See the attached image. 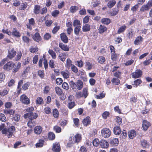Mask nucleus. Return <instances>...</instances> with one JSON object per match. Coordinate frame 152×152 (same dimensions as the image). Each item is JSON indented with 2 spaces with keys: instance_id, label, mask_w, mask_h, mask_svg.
Masks as SVG:
<instances>
[{
  "instance_id": "1",
  "label": "nucleus",
  "mask_w": 152,
  "mask_h": 152,
  "mask_svg": "<svg viewBox=\"0 0 152 152\" xmlns=\"http://www.w3.org/2000/svg\"><path fill=\"white\" fill-rule=\"evenodd\" d=\"M15 129V127L13 126H11L9 128L8 130L6 129H4L2 130V133L3 134H6L8 138L11 137L13 134V132Z\"/></svg>"
},
{
  "instance_id": "2",
  "label": "nucleus",
  "mask_w": 152,
  "mask_h": 152,
  "mask_svg": "<svg viewBox=\"0 0 152 152\" xmlns=\"http://www.w3.org/2000/svg\"><path fill=\"white\" fill-rule=\"evenodd\" d=\"M24 117L26 118H28L29 120H33L37 117L38 114L35 113L29 112L25 114Z\"/></svg>"
},
{
  "instance_id": "3",
  "label": "nucleus",
  "mask_w": 152,
  "mask_h": 152,
  "mask_svg": "<svg viewBox=\"0 0 152 152\" xmlns=\"http://www.w3.org/2000/svg\"><path fill=\"white\" fill-rule=\"evenodd\" d=\"M15 65V64L12 61L7 62L4 66V69L6 70L9 71L12 70Z\"/></svg>"
},
{
  "instance_id": "4",
  "label": "nucleus",
  "mask_w": 152,
  "mask_h": 152,
  "mask_svg": "<svg viewBox=\"0 0 152 152\" xmlns=\"http://www.w3.org/2000/svg\"><path fill=\"white\" fill-rule=\"evenodd\" d=\"M101 133L102 136L106 138L109 137L111 134V132L109 129L105 128L102 130Z\"/></svg>"
},
{
  "instance_id": "5",
  "label": "nucleus",
  "mask_w": 152,
  "mask_h": 152,
  "mask_svg": "<svg viewBox=\"0 0 152 152\" xmlns=\"http://www.w3.org/2000/svg\"><path fill=\"white\" fill-rule=\"evenodd\" d=\"M20 100L25 104H28L30 103V100L25 94H23L20 96Z\"/></svg>"
},
{
  "instance_id": "6",
  "label": "nucleus",
  "mask_w": 152,
  "mask_h": 152,
  "mask_svg": "<svg viewBox=\"0 0 152 152\" xmlns=\"http://www.w3.org/2000/svg\"><path fill=\"white\" fill-rule=\"evenodd\" d=\"M132 77L133 78H139L142 75V72L140 69H137L132 73Z\"/></svg>"
},
{
  "instance_id": "7",
  "label": "nucleus",
  "mask_w": 152,
  "mask_h": 152,
  "mask_svg": "<svg viewBox=\"0 0 152 152\" xmlns=\"http://www.w3.org/2000/svg\"><path fill=\"white\" fill-rule=\"evenodd\" d=\"M28 23L26 25L27 27L30 30L32 29V27L34 26L35 21L34 19L32 18L28 20Z\"/></svg>"
},
{
  "instance_id": "8",
  "label": "nucleus",
  "mask_w": 152,
  "mask_h": 152,
  "mask_svg": "<svg viewBox=\"0 0 152 152\" xmlns=\"http://www.w3.org/2000/svg\"><path fill=\"white\" fill-rule=\"evenodd\" d=\"M31 36L32 39L35 41L39 42L41 40V38L38 32H36L34 35L31 34Z\"/></svg>"
},
{
  "instance_id": "9",
  "label": "nucleus",
  "mask_w": 152,
  "mask_h": 152,
  "mask_svg": "<svg viewBox=\"0 0 152 152\" xmlns=\"http://www.w3.org/2000/svg\"><path fill=\"white\" fill-rule=\"evenodd\" d=\"M81 139V135L79 134H77L73 137L72 142L73 143H78L80 141Z\"/></svg>"
},
{
  "instance_id": "10",
  "label": "nucleus",
  "mask_w": 152,
  "mask_h": 152,
  "mask_svg": "<svg viewBox=\"0 0 152 152\" xmlns=\"http://www.w3.org/2000/svg\"><path fill=\"white\" fill-rule=\"evenodd\" d=\"M53 151L55 152H58L60 151V147L58 143H54L53 144V147L52 148Z\"/></svg>"
},
{
  "instance_id": "11",
  "label": "nucleus",
  "mask_w": 152,
  "mask_h": 152,
  "mask_svg": "<svg viewBox=\"0 0 152 152\" xmlns=\"http://www.w3.org/2000/svg\"><path fill=\"white\" fill-rule=\"evenodd\" d=\"M16 52L15 51L14 48H12L10 50H8V54L7 57L11 59L14 57L16 55Z\"/></svg>"
},
{
  "instance_id": "12",
  "label": "nucleus",
  "mask_w": 152,
  "mask_h": 152,
  "mask_svg": "<svg viewBox=\"0 0 152 152\" xmlns=\"http://www.w3.org/2000/svg\"><path fill=\"white\" fill-rule=\"evenodd\" d=\"M150 126V123L147 121L144 120L143 121L142 127L144 130H146Z\"/></svg>"
},
{
  "instance_id": "13",
  "label": "nucleus",
  "mask_w": 152,
  "mask_h": 152,
  "mask_svg": "<svg viewBox=\"0 0 152 152\" xmlns=\"http://www.w3.org/2000/svg\"><path fill=\"white\" fill-rule=\"evenodd\" d=\"M106 2H107V6L108 8H111L115 4L116 2L115 0H105Z\"/></svg>"
},
{
  "instance_id": "14",
  "label": "nucleus",
  "mask_w": 152,
  "mask_h": 152,
  "mask_svg": "<svg viewBox=\"0 0 152 152\" xmlns=\"http://www.w3.org/2000/svg\"><path fill=\"white\" fill-rule=\"evenodd\" d=\"M99 145L102 148H106L108 147L109 144L105 140H101L100 141Z\"/></svg>"
},
{
  "instance_id": "15",
  "label": "nucleus",
  "mask_w": 152,
  "mask_h": 152,
  "mask_svg": "<svg viewBox=\"0 0 152 152\" xmlns=\"http://www.w3.org/2000/svg\"><path fill=\"white\" fill-rule=\"evenodd\" d=\"M34 131L36 134H39L42 131V128L40 126H37L34 128Z\"/></svg>"
},
{
  "instance_id": "16",
  "label": "nucleus",
  "mask_w": 152,
  "mask_h": 152,
  "mask_svg": "<svg viewBox=\"0 0 152 152\" xmlns=\"http://www.w3.org/2000/svg\"><path fill=\"white\" fill-rule=\"evenodd\" d=\"M143 38L140 36H138L134 41V44L135 45H139L143 41Z\"/></svg>"
},
{
  "instance_id": "17",
  "label": "nucleus",
  "mask_w": 152,
  "mask_h": 152,
  "mask_svg": "<svg viewBox=\"0 0 152 152\" xmlns=\"http://www.w3.org/2000/svg\"><path fill=\"white\" fill-rule=\"evenodd\" d=\"M91 122L90 118L89 117H87L83 121V123L85 126H87L90 124Z\"/></svg>"
},
{
  "instance_id": "18",
  "label": "nucleus",
  "mask_w": 152,
  "mask_h": 152,
  "mask_svg": "<svg viewBox=\"0 0 152 152\" xmlns=\"http://www.w3.org/2000/svg\"><path fill=\"white\" fill-rule=\"evenodd\" d=\"M90 26L88 24H85L82 28V31L83 32H87L90 31Z\"/></svg>"
},
{
  "instance_id": "19",
  "label": "nucleus",
  "mask_w": 152,
  "mask_h": 152,
  "mask_svg": "<svg viewBox=\"0 0 152 152\" xmlns=\"http://www.w3.org/2000/svg\"><path fill=\"white\" fill-rule=\"evenodd\" d=\"M61 40L64 43H67L68 42V38L65 33H62L61 35Z\"/></svg>"
},
{
  "instance_id": "20",
  "label": "nucleus",
  "mask_w": 152,
  "mask_h": 152,
  "mask_svg": "<svg viewBox=\"0 0 152 152\" xmlns=\"http://www.w3.org/2000/svg\"><path fill=\"white\" fill-rule=\"evenodd\" d=\"M118 142L117 138H113L110 140V144L112 146H116L118 144Z\"/></svg>"
},
{
  "instance_id": "21",
  "label": "nucleus",
  "mask_w": 152,
  "mask_h": 152,
  "mask_svg": "<svg viewBox=\"0 0 152 152\" xmlns=\"http://www.w3.org/2000/svg\"><path fill=\"white\" fill-rule=\"evenodd\" d=\"M121 129L120 126H116L113 128V132L115 135H119L121 132Z\"/></svg>"
},
{
  "instance_id": "22",
  "label": "nucleus",
  "mask_w": 152,
  "mask_h": 152,
  "mask_svg": "<svg viewBox=\"0 0 152 152\" xmlns=\"http://www.w3.org/2000/svg\"><path fill=\"white\" fill-rule=\"evenodd\" d=\"M40 6L36 4L34 6V12L35 14H38L40 13Z\"/></svg>"
},
{
  "instance_id": "23",
  "label": "nucleus",
  "mask_w": 152,
  "mask_h": 152,
  "mask_svg": "<svg viewBox=\"0 0 152 152\" xmlns=\"http://www.w3.org/2000/svg\"><path fill=\"white\" fill-rule=\"evenodd\" d=\"M134 34V30L132 28H129L128 30V33L127 34V36L129 38H132Z\"/></svg>"
},
{
  "instance_id": "24",
  "label": "nucleus",
  "mask_w": 152,
  "mask_h": 152,
  "mask_svg": "<svg viewBox=\"0 0 152 152\" xmlns=\"http://www.w3.org/2000/svg\"><path fill=\"white\" fill-rule=\"evenodd\" d=\"M12 35L16 37H19L20 36V34L19 31L16 30L15 28H13V30L12 32Z\"/></svg>"
},
{
  "instance_id": "25",
  "label": "nucleus",
  "mask_w": 152,
  "mask_h": 152,
  "mask_svg": "<svg viewBox=\"0 0 152 152\" xmlns=\"http://www.w3.org/2000/svg\"><path fill=\"white\" fill-rule=\"evenodd\" d=\"M59 47L64 51H68L69 50V46L62 43H59Z\"/></svg>"
},
{
  "instance_id": "26",
  "label": "nucleus",
  "mask_w": 152,
  "mask_h": 152,
  "mask_svg": "<svg viewBox=\"0 0 152 152\" xmlns=\"http://www.w3.org/2000/svg\"><path fill=\"white\" fill-rule=\"evenodd\" d=\"M128 136L130 138L132 139L136 135V132L134 130H131L128 133Z\"/></svg>"
},
{
  "instance_id": "27",
  "label": "nucleus",
  "mask_w": 152,
  "mask_h": 152,
  "mask_svg": "<svg viewBox=\"0 0 152 152\" xmlns=\"http://www.w3.org/2000/svg\"><path fill=\"white\" fill-rule=\"evenodd\" d=\"M21 66V64L20 62H18L17 65H15L12 70V72L15 73L17 72Z\"/></svg>"
},
{
  "instance_id": "28",
  "label": "nucleus",
  "mask_w": 152,
  "mask_h": 152,
  "mask_svg": "<svg viewBox=\"0 0 152 152\" xmlns=\"http://www.w3.org/2000/svg\"><path fill=\"white\" fill-rule=\"evenodd\" d=\"M4 113L5 114L13 115L15 113V111L11 109H6L4 110Z\"/></svg>"
},
{
  "instance_id": "29",
  "label": "nucleus",
  "mask_w": 152,
  "mask_h": 152,
  "mask_svg": "<svg viewBox=\"0 0 152 152\" xmlns=\"http://www.w3.org/2000/svg\"><path fill=\"white\" fill-rule=\"evenodd\" d=\"M66 53H64L60 54L58 57L61 61L64 62L66 59Z\"/></svg>"
},
{
  "instance_id": "30",
  "label": "nucleus",
  "mask_w": 152,
  "mask_h": 152,
  "mask_svg": "<svg viewBox=\"0 0 152 152\" xmlns=\"http://www.w3.org/2000/svg\"><path fill=\"white\" fill-rule=\"evenodd\" d=\"M77 89L79 90H80L83 88V83L80 80H78L77 82Z\"/></svg>"
},
{
  "instance_id": "31",
  "label": "nucleus",
  "mask_w": 152,
  "mask_h": 152,
  "mask_svg": "<svg viewBox=\"0 0 152 152\" xmlns=\"http://www.w3.org/2000/svg\"><path fill=\"white\" fill-rule=\"evenodd\" d=\"M55 91L58 96L61 95L63 93L62 89L58 86L55 87Z\"/></svg>"
},
{
  "instance_id": "32",
  "label": "nucleus",
  "mask_w": 152,
  "mask_h": 152,
  "mask_svg": "<svg viewBox=\"0 0 152 152\" xmlns=\"http://www.w3.org/2000/svg\"><path fill=\"white\" fill-rule=\"evenodd\" d=\"M81 26H76L74 29V32L75 34L77 35H78L79 34V32L81 29Z\"/></svg>"
},
{
  "instance_id": "33",
  "label": "nucleus",
  "mask_w": 152,
  "mask_h": 152,
  "mask_svg": "<svg viewBox=\"0 0 152 152\" xmlns=\"http://www.w3.org/2000/svg\"><path fill=\"white\" fill-rule=\"evenodd\" d=\"M101 22L104 24L108 25L110 22V20L108 18H103L101 20Z\"/></svg>"
},
{
  "instance_id": "34",
  "label": "nucleus",
  "mask_w": 152,
  "mask_h": 152,
  "mask_svg": "<svg viewBox=\"0 0 152 152\" xmlns=\"http://www.w3.org/2000/svg\"><path fill=\"white\" fill-rule=\"evenodd\" d=\"M141 145L143 148H148L149 146L148 143L146 140H144L141 141Z\"/></svg>"
},
{
  "instance_id": "35",
  "label": "nucleus",
  "mask_w": 152,
  "mask_h": 152,
  "mask_svg": "<svg viewBox=\"0 0 152 152\" xmlns=\"http://www.w3.org/2000/svg\"><path fill=\"white\" fill-rule=\"evenodd\" d=\"M36 102L37 104H41L44 103L43 99L41 97H38L37 98Z\"/></svg>"
},
{
  "instance_id": "36",
  "label": "nucleus",
  "mask_w": 152,
  "mask_h": 152,
  "mask_svg": "<svg viewBox=\"0 0 152 152\" xmlns=\"http://www.w3.org/2000/svg\"><path fill=\"white\" fill-rule=\"evenodd\" d=\"M107 30V28L104 26L101 25L99 27V30L100 33L102 34L104 33Z\"/></svg>"
},
{
  "instance_id": "37",
  "label": "nucleus",
  "mask_w": 152,
  "mask_h": 152,
  "mask_svg": "<svg viewBox=\"0 0 152 152\" xmlns=\"http://www.w3.org/2000/svg\"><path fill=\"white\" fill-rule=\"evenodd\" d=\"M48 52L53 59H55L56 58V54L53 50L51 49H49L48 51Z\"/></svg>"
},
{
  "instance_id": "38",
  "label": "nucleus",
  "mask_w": 152,
  "mask_h": 152,
  "mask_svg": "<svg viewBox=\"0 0 152 152\" xmlns=\"http://www.w3.org/2000/svg\"><path fill=\"white\" fill-rule=\"evenodd\" d=\"M44 141L42 140H39L38 142L36 144L37 148H39L43 146Z\"/></svg>"
},
{
  "instance_id": "39",
  "label": "nucleus",
  "mask_w": 152,
  "mask_h": 152,
  "mask_svg": "<svg viewBox=\"0 0 152 152\" xmlns=\"http://www.w3.org/2000/svg\"><path fill=\"white\" fill-rule=\"evenodd\" d=\"M126 26L125 25H123L121 26L118 29L117 33L118 34H120L124 32L126 29Z\"/></svg>"
},
{
  "instance_id": "40",
  "label": "nucleus",
  "mask_w": 152,
  "mask_h": 152,
  "mask_svg": "<svg viewBox=\"0 0 152 152\" xmlns=\"http://www.w3.org/2000/svg\"><path fill=\"white\" fill-rule=\"evenodd\" d=\"M35 124L36 122L33 121V120H30L27 123L28 126L31 128Z\"/></svg>"
},
{
  "instance_id": "41",
  "label": "nucleus",
  "mask_w": 152,
  "mask_h": 152,
  "mask_svg": "<svg viewBox=\"0 0 152 152\" xmlns=\"http://www.w3.org/2000/svg\"><path fill=\"white\" fill-rule=\"evenodd\" d=\"M73 64H72V61L69 58L66 60V66L68 69H69Z\"/></svg>"
},
{
  "instance_id": "42",
  "label": "nucleus",
  "mask_w": 152,
  "mask_h": 152,
  "mask_svg": "<svg viewBox=\"0 0 152 152\" xmlns=\"http://www.w3.org/2000/svg\"><path fill=\"white\" fill-rule=\"evenodd\" d=\"M112 11L110 12L109 14L111 16H114L116 15L118 13V9L116 8H113L112 9Z\"/></svg>"
},
{
  "instance_id": "43",
  "label": "nucleus",
  "mask_w": 152,
  "mask_h": 152,
  "mask_svg": "<svg viewBox=\"0 0 152 152\" xmlns=\"http://www.w3.org/2000/svg\"><path fill=\"white\" fill-rule=\"evenodd\" d=\"M142 81L140 79H137L134 82L133 85L136 87H137L141 83Z\"/></svg>"
},
{
  "instance_id": "44",
  "label": "nucleus",
  "mask_w": 152,
  "mask_h": 152,
  "mask_svg": "<svg viewBox=\"0 0 152 152\" xmlns=\"http://www.w3.org/2000/svg\"><path fill=\"white\" fill-rule=\"evenodd\" d=\"M48 138L51 140H53L55 137V134L53 132H50L48 133Z\"/></svg>"
},
{
  "instance_id": "45",
  "label": "nucleus",
  "mask_w": 152,
  "mask_h": 152,
  "mask_svg": "<svg viewBox=\"0 0 152 152\" xmlns=\"http://www.w3.org/2000/svg\"><path fill=\"white\" fill-rule=\"evenodd\" d=\"M111 82L114 85H118L120 83V81L118 78H113L111 80Z\"/></svg>"
},
{
  "instance_id": "46",
  "label": "nucleus",
  "mask_w": 152,
  "mask_h": 152,
  "mask_svg": "<svg viewBox=\"0 0 152 152\" xmlns=\"http://www.w3.org/2000/svg\"><path fill=\"white\" fill-rule=\"evenodd\" d=\"M78 9V7L76 6H72L70 8V10L72 13L75 12Z\"/></svg>"
},
{
  "instance_id": "47",
  "label": "nucleus",
  "mask_w": 152,
  "mask_h": 152,
  "mask_svg": "<svg viewBox=\"0 0 152 152\" xmlns=\"http://www.w3.org/2000/svg\"><path fill=\"white\" fill-rule=\"evenodd\" d=\"M98 62L101 64H102L105 61V58L102 56H99L98 58Z\"/></svg>"
},
{
  "instance_id": "48",
  "label": "nucleus",
  "mask_w": 152,
  "mask_h": 152,
  "mask_svg": "<svg viewBox=\"0 0 152 152\" xmlns=\"http://www.w3.org/2000/svg\"><path fill=\"white\" fill-rule=\"evenodd\" d=\"M75 105V103L74 102H69L68 106L69 109H71L73 108Z\"/></svg>"
},
{
  "instance_id": "49",
  "label": "nucleus",
  "mask_w": 152,
  "mask_h": 152,
  "mask_svg": "<svg viewBox=\"0 0 152 152\" xmlns=\"http://www.w3.org/2000/svg\"><path fill=\"white\" fill-rule=\"evenodd\" d=\"M53 130L57 133H60L61 132V128L58 126H55L53 128Z\"/></svg>"
},
{
  "instance_id": "50",
  "label": "nucleus",
  "mask_w": 152,
  "mask_h": 152,
  "mask_svg": "<svg viewBox=\"0 0 152 152\" xmlns=\"http://www.w3.org/2000/svg\"><path fill=\"white\" fill-rule=\"evenodd\" d=\"M69 83L72 89H77V82L75 83L73 81H71Z\"/></svg>"
},
{
  "instance_id": "51",
  "label": "nucleus",
  "mask_w": 152,
  "mask_h": 152,
  "mask_svg": "<svg viewBox=\"0 0 152 152\" xmlns=\"http://www.w3.org/2000/svg\"><path fill=\"white\" fill-rule=\"evenodd\" d=\"M100 141L98 139H95L93 141V144L94 146L97 147L99 144Z\"/></svg>"
},
{
  "instance_id": "52",
  "label": "nucleus",
  "mask_w": 152,
  "mask_h": 152,
  "mask_svg": "<svg viewBox=\"0 0 152 152\" xmlns=\"http://www.w3.org/2000/svg\"><path fill=\"white\" fill-rule=\"evenodd\" d=\"M117 58V55L115 53V52L111 53V58L112 61H115Z\"/></svg>"
},
{
  "instance_id": "53",
  "label": "nucleus",
  "mask_w": 152,
  "mask_h": 152,
  "mask_svg": "<svg viewBox=\"0 0 152 152\" xmlns=\"http://www.w3.org/2000/svg\"><path fill=\"white\" fill-rule=\"evenodd\" d=\"M80 21L77 20H74L73 22V26L75 27L76 26H80Z\"/></svg>"
},
{
  "instance_id": "54",
  "label": "nucleus",
  "mask_w": 152,
  "mask_h": 152,
  "mask_svg": "<svg viewBox=\"0 0 152 152\" xmlns=\"http://www.w3.org/2000/svg\"><path fill=\"white\" fill-rule=\"evenodd\" d=\"M61 74L65 78L67 79L69 77V74L68 72H61Z\"/></svg>"
},
{
  "instance_id": "55",
  "label": "nucleus",
  "mask_w": 152,
  "mask_h": 152,
  "mask_svg": "<svg viewBox=\"0 0 152 152\" xmlns=\"http://www.w3.org/2000/svg\"><path fill=\"white\" fill-rule=\"evenodd\" d=\"M30 85V82H28L24 83L22 86V88L23 90H26L27 89Z\"/></svg>"
},
{
  "instance_id": "56",
  "label": "nucleus",
  "mask_w": 152,
  "mask_h": 152,
  "mask_svg": "<svg viewBox=\"0 0 152 152\" xmlns=\"http://www.w3.org/2000/svg\"><path fill=\"white\" fill-rule=\"evenodd\" d=\"M53 114L55 118H57L58 116V112L57 109H54L53 111Z\"/></svg>"
},
{
  "instance_id": "57",
  "label": "nucleus",
  "mask_w": 152,
  "mask_h": 152,
  "mask_svg": "<svg viewBox=\"0 0 152 152\" xmlns=\"http://www.w3.org/2000/svg\"><path fill=\"white\" fill-rule=\"evenodd\" d=\"M27 4L26 3H23L20 5L19 7V9L20 10H24L27 7Z\"/></svg>"
},
{
  "instance_id": "58",
  "label": "nucleus",
  "mask_w": 152,
  "mask_h": 152,
  "mask_svg": "<svg viewBox=\"0 0 152 152\" xmlns=\"http://www.w3.org/2000/svg\"><path fill=\"white\" fill-rule=\"evenodd\" d=\"M150 9V8L146 4V5H144L142 6L140 9V10L144 11L145 10H148Z\"/></svg>"
},
{
  "instance_id": "59",
  "label": "nucleus",
  "mask_w": 152,
  "mask_h": 152,
  "mask_svg": "<svg viewBox=\"0 0 152 152\" xmlns=\"http://www.w3.org/2000/svg\"><path fill=\"white\" fill-rule=\"evenodd\" d=\"M20 118V116L18 114H15L13 118V120L15 121H18Z\"/></svg>"
},
{
  "instance_id": "60",
  "label": "nucleus",
  "mask_w": 152,
  "mask_h": 152,
  "mask_svg": "<svg viewBox=\"0 0 152 152\" xmlns=\"http://www.w3.org/2000/svg\"><path fill=\"white\" fill-rule=\"evenodd\" d=\"M38 75L40 77L42 78H43L44 76V72L43 71L39 70L38 72Z\"/></svg>"
},
{
  "instance_id": "61",
  "label": "nucleus",
  "mask_w": 152,
  "mask_h": 152,
  "mask_svg": "<svg viewBox=\"0 0 152 152\" xmlns=\"http://www.w3.org/2000/svg\"><path fill=\"white\" fill-rule=\"evenodd\" d=\"M0 120L2 122H4L6 121V118L2 113L0 114Z\"/></svg>"
},
{
  "instance_id": "62",
  "label": "nucleus",
  "mask_w": 152,
  "mask_h": 152,
  "mask_svg": "<svg viewBox=\"0 0 152 152\" xmlns=\"http://www.w3.org/2000/svg\"><path fill=\"white\" fill-rule=\"evenodd\" d=\"M71 68L72 70L75 73H77L78 72L77 68L74 65H72Z\"/></svg>"
},
{
  "instance_id": "63",
  "label": "nucleus",
  "mask_w": 152,
  "mask_h": 152,
  "mask_svg": "<svg viewBox=\"0 0 152 152\" xmlns=\"http://www.w3.org/2000/svg\"><path fill=\"white\" fill-rule=\"evenodd\" d=\"M38 50V48L37 47L34 48L31 47L30 49V51L32 53L37 52Z\"/></svg>"
},
{
  "instance_id": "64",
  "label": "nucleus",
  "mask_w": 152,
  "mask_h": 152,
  "mask_svg": "<svg viewBox=\"0 0 152 152\" xmlns=\"http://www.w3.org/2000/svg\"><path fill=\"white\" fill-rule=\"evenodd\" d=\"M79 152H88L86 148L84 146H81L79 149Z\"/></svg>"
}]
</instances>
